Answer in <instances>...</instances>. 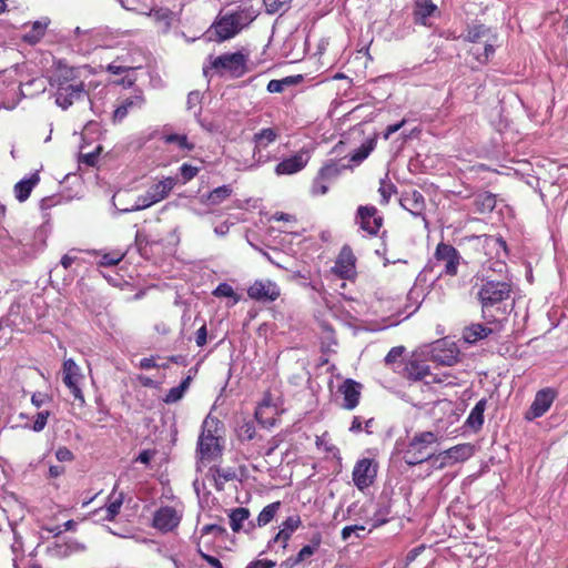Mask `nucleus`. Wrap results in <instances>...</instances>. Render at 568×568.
Listing matches in <instances>:
<instances>
[{"label":"nucleus","mask_w":568,"mask_h":568,"mask_svg":"<svg viewBox=\"0 0 568 568\" xmlns=\"http://www.w3.org/2000/svg\"><path fill=\"white\" fill-rule=\"evenodd\" d=\"M57 87L55 103L63 110L74 102L90 97L92 90L98 88L99 82L94 79L88 67H59L53 80Z\"/></svg>","instance_id":"nucleus-1"},{"label":"nucleus","mask_w":568,"mask_h":568,"mask_svg":"<svg viewBox=\"0 0 568 568\" xmlns=\"http://www.w3.org/2000/svg\"><path fill=\"white\" fill-rule=\"evenodd\" d=\"M511 287L506 282L488 281L478 291V298L481 304L483 317L488 322H497L511 308Z\"/></svg>","instance_id":"nucleus-2"},{"label":"nucleus","mask_w":568,"mask_h":568,"mask_svg":"<svg viewBox=\"0 0 568 568\" xmlns=\"http://www.w3.org/2000/svg\"><path fill=\"white\" fill-rule=\"evenodd\" d=\"M254 18L255 14L246 9L220 16L207 31L209 38L219 42L231 39L250 24Z\"/></svg>","instance_id":"nucleus-3"},{"label":"nucleus","mask_w":568,"mask_h":568,"mask_svg":"<svg viewBox=\"0 0 568 568\" xmlns=\"http://www.w3.org/2000/svg\"><path fill=\"white\" fill-rule=\"evenodd\" d=\"M176 183L178 179L174 176L164 178L152 184L143 195H140L134 205L118 210L120 212L128 213L148 209L168 197Z\"/></svg>","instance_id":"nucleus-4"},{"label":"nucleus","mask_w":568,"mask_h":568,"mask_svg":"<svg viewBox=\"0 0 568 568\" xmlns=\"http://www.w3.org/2000/svg\"><path fill=\"white\" fill-rule=\"evenodd\" d=\"M436 439L437 437L433 432L416 434L405 452V462L408 465L414 466L433 458L429 446L434 444Z\"/></svg>","instance_id":"nucleus-5"},{"label":"nucleus","mask_w":568,"mask_h":568,"mask_svg":"<svg viewBox=\"0 0 568 568\" xmlns=\"http://www.w3.org/2000/svg\"><path fill=\"white\" fill-rule=\"evenodd\" d=\"M219 422L215 418H205L202 433L199 437L197 452L202 460H212L220 452L219 437L216 435Z\"/></svg>","instance_id":"nucleus-6"},{"label":"nucleus","mask_w":568,"mask_h":568,"mask_svg":"<svg viewBox=\"0 0 568 568\" xmlns=\"http://www.w3.org/2000/svg\"><path fill=\"white\" fill-rule=\"evenodd\" d=\"M143 57L140 52L134 51L119 55L114 61L108 65V71L113 74L125 73V77L120 81L123 87H131L135 82L133 71L142 67Z\"/></svg>","instance_id":"nucleus-7"},{"label":"nucleus","mask_w":568,"mask_h":568,"mask_svg":"<svg viewBox=\"0 0 568 568\" xmlns=\"http://www.w3.org/2000/svg\"><path fill=\"white\" fill-rule=\"evenodd\" d=\"M84 379L81 367L72 358L64 359L62 364V381L80 406L85 405V398L81 388Z\"/></svg>","instance_id":"nucleus-8"},{"label":"nucleus","mask_w":568,"mask_h":568,"mask_svg":"<svg viewBox=\"0 0 568 568\" xmlns=\"http://www.w3.org/2000/svg\"><path fill=\"white\" fill-rule=\"evenodd\" d=\"M245 57L240 52L226 53L216 57L212 61V67L222 73H229L232 77H241L245 73Z\"/></svg>","instance_id":"nucleus-9"},{"label":"nucleus","mask_w":568,"mask_h":568,"mask_svg":"<svg viewBox=\"0 0 568 568\" xmlns=\"http://www.w3.org/2000/svg\"><path fill=\"white\" fill-rule=\"evenodd\" d=\"M473 454L474 446L471 444L465 443L439 453L436 457H434V462H438L437 468H444L448 465L465 462L469 459Z\"/></svg>","instance_id":"nucleus-10"},{"label":"nucleus","mask_w":568,"mask_h":568,"mask_svg":"<svg viewBox=\"0 0 568 568\" xmlns=\"http://www.w3.org/2000/svg\"><path fill=\"white\" fill-rule=\"evenodd\" d=\"M377 465L369 458L359 459L353 469V481L359 490L369 487L376 477Z\"/></svg>","instance_id":"nucleus-11"},{"label":"nucleus","mask_w":568,"mask_h":568,"mask_svg":"<svg viewBox=\"0 0 568 568\" xmlns=\"http://www.w3.org/2000/svg\"><path fill=\"white\" fill-rule=\"evenodd\" d=\"M247 295L257 302H274L280 297L281 290L271 280H257L247 288Z\"/></svg>","instance_id":"nucleus-12"},{"label":"nucleus","mask_w":568,"mask_h":568,"mask_svg":"<svg viewBox=\"0 0 568 568\" xmlns=\"http://www.w3.org/2000/svg\"><path fill=\"white\" fill-rule=\"evenodd\" d=\"M459 349L455 343L445 339L437 341L430 351L434 362L444 366H453L458 362Z\"/></svg>","instance_id":"nucleus-13"},{"label":"nucleus","mask_w":568,"mask_h":568,"mask_svg":"<svg viewBox=\"0 0 568 568\" xmlns=\"http://www.w3.org/2000/svg\"><path fill=\"white\" fill-rule=\"evenodd\" d=\"M556 395L557 394L552 388H544L537 392L525 418L527 420H534L545 415L551 407Z\"/></svg>","instance_id":"nucleus-14"},{"label":"nucleus","mask_w":568,"mask_h":568,"mask_svg":"<svg viewBox=\"0 0 568 568\" xmlns=\"http://www.w3.org/2000/svg\"><path fill=\"white\" fill-rule=\"evenodd\" d=\"M311 159V152L308 149H301L292 156L281 161L276 168L275 173L277 175H291L302 171Z\"/></svg>","instance_id":"nucleus-15"},{"label":"nucleus","mask_w":568,"mask_h":568,"mask_svg":"<svg viewBox=\"0 0 568 568\" xmlns=\"http://www.w3.org/2000/svg\"><path fill=\"white\" fill-rule=\"evenodd\" d=\"M435 257L443 263L444 272L447 275H456L459 265V254L457 250L445 243H439L436 247Z\"/></svg>","instance_id":"nucleus-16"},{"label":"nucleus","mask_w":568,"mask_h":568,"mask_svg":"<svg viewBox=\"0 0 568 568\" xmlns=\"http://www.w3.org/2000/svg\"><path fill=\"white\" fill-rule=\"evenodd\" d=\"M181 514L173 507L164 506L158 509L153 516V527L166 532L176 528L181 521Z\"/></svg>","instance_id":"nucleus-17"},{"label":"nucleus","mask_w":568,"mask_h":568,"mask_svg":"<svg viewBox=\"0 0 568 568\" xmlns=\"http://www.w3.org/2000/svg\"><path fill=\"white\" fill-rule=\"evenodd\" d=\"M145 103L141 91H135L132 95L122 98L113 112V121L121 122L130 112L141 109Z\"/></svg>","instance_id":"nucleus-18"},{"label":"nucleus","mask_w":568,"mask_h":568,"mask_svg":"<svg viewBox=\"0 0 568 568\" xmlns=\"http://www.w3.org/2000/svg\"><path fill=\"white\" fill-rule=\"evenodd\" d=\"M333 272L341 278L349 280L356 274L355 256L349 247H343L339 252Z\"/></svg>","instance_id":"nucleus-19"},{"label":"nucleus","mask_w":568,"mask_h":568,"mask_svg":"<svg viewBox=\"0 0 568 568\" xmlns=\"http://www.w3.org/2000/svg\"><path fill=\"white\" fill-rule=\"evenodd\" d=\"M383 219L377 215L374 206H361L358 209V223L362 230L369 235H375L382 226Z\"/></svg>","instance_id":"nucleus-20"},{"label":"nucleus","mask_w":568,"mask_h":568,"mask_svg":"<svg viewBox=\"0 0 568 568\" xmlns=\"http://www.w3.org/2000/svg\"><path fill=\"white\" fill-rule=\"evenodd\" d=\"M407 376L410 379L422 381L424 379L426 383H443L444 379L434 375L429 372V367L417 359H412L406 365Z\"/></svg>","instance_id":"nucleus-21"},{"label":"nucleus","mask_w":568,"mask_h":568,"mask_svg":"<svg viewBox=\"0 0 568 568\" xmlns=\"http://www.w3.org/2000/svg\"><path fill=\"white\" fill-rule=\"evenodd\" d=\"M362 385L353 379H346L339 387L343 395V407L345 409H354L359 402Z\"/></svg>","instance_id":"nucleus-22"},{"label":"nucleus","mask_w":568,"mask_h":568,"mask_svg":"<svg viewBox=\"0 0 568 568\" xmlns=\"http://www.w3.org/2000/svg\"><path fill=\"white\" fill-rule=\"evenodd\" d=\"M339 173V168L335 163L323 166L317 178L314 180L312 185L313 195H324L328 191V186L324 183L325 180L336 176Z\"/></svg>","instance_id":"nucleus-23"},{"label":"nucleus","mask_w":568,"mask_h":568,"mask_svg":"<svg viewBox=\"0 0 568 568\" xmlns=\"http://www.w3.org/2000/svg\"><path fill=\"white\" fill-rule=\"evenodd\" d=\"M302 520L298 515H293L287 517L280 526V530L273 539V542L281 541L283 544V548H286L287 542L294 531L301 526Z\"/></svg>","instance_id":"nucleus-24"},{"label":"nucleus","mask_w":568,"mask_h":568,"mask_svg":"<svg viewBox=\"0 0 568 568\" xmlns=\"http://www.w3.org/2000/svg\"><path fill=\"white\" fill-rule=\"evenodd\" d=\"M277 408L271 404L268 398H264L255 410L256 419L264 426L271 427L275 424Z\"/></svg>","instance_id":"nucleus-25"},{"label":"nucleus","mask_w":568,"mask_h":568,"mask_svg":"<svg viewBox=\"0 0 568 568\" xmlns=\"http://www.w3.org/2000/svg\"><path fill=\"white\" fill-rule=\"evenodd\" d=\"M402 206L414 215H420L425 209V200L420 192L413 191L400 200Z\"/></svg>","instance_id":"nucleus-26"},{"label":"nucleus","mask_w":568,"mask_h":568,"mask_svg":"<svg viewBox=\"0 0 568 568\" xmlns=\"http://www.w3.org/2000/svg\"><path fill=\"white\" fill-rule=\"evenodd\" d=\"M40 178L38 172L32 173L29 178H24L14 185V195L20 201H26L32 189L39 183Z\"/></svg>","instance_id":"nucleus-27"},{"label":"nucleus","mask_w":568,"mask_h":568,"mask_svg":"<svg viewBox=\"0 0 568 568\" xmlns=\"http://www.w3.org/2000/svg\"><path fill=\"white\" fill-rule=\"evenodd\" d=\"M437 6L432 0H415L414 16L415 20L427 26V19L434 14Z\"/></svg>","instance_id":"nucleus-28"},{"label":"nucleus","mask_w":568,"mask_h":568,"mask_svg":"<svg viewBox=\"0 0 568 568\" xmlns=\"http://www.w3.org/2000/svg\"><path fill=\"white\" fill-rule=\"evenodd\" d=\"M49 22L50 21L48 18H43L39 21L33 22L31 29L27 31L23 36L24 41H27L30 44L38 43L44 36Z\"/></svg>","instance_id":"nucleus-29"},{"label":"nucleus","mask_w":568,"mask_h":568,"mask_svg":"<svg viewBox=\"0 0 568 568\" xmlns=\"http://www.w3.org/2000/svg\"><path fill=\"white\" fill-rule=\"evenodd\" d=\"M320 544H321V537L317 535L315 536L313 539H312V544L311 545H306L304 546L297 554L296 557L294 558H288L286 560V565L288 567H294L298 564H301L302 561H304L305 559L310 558L311 556L314 555V552L317 550V548L320 547Z\"/></svg>","instance_id":"nucleus-30"},{"label":"nucleus","mask_w":568,"mask_h":568,"mask_svg":"<svg viewBox=\"0 0 568 568\" xmlns=\"http://www.w3.org/2000/svg\"><path fill=\"white\" fill-rule=\"evenodd\" d=\"M232 194V189L229 185L215 187L213 191L202 196V203L207 205H217L224 202Z\"/></svg>","instance_id":"nucleus-31"},{"label":"nucleus","mask_w":568,"mask_h":568,"mask_svg":"<svg viewBox=\"0 0 568 568\" xmlns=\"http://www.w3.org/2000/svg\"><path fill=\"white\" fill-rule=\"evenodd\" d=\"M491 333V329L481 325L473 324L464 329V339L469 343H476L479 339L487 337Z\"/></svg>","instance_id":"nucleus-32"},{"label":"nucleus","mask_w":568,"mask_h":568,"mask_svg":"<svg viewBox=\"0 0 568 568\" xmlns=\"http://www.w3.org/2000/svg\"><path fill=\"white\" fill-rule=\"evenodd\" d=\"M230 526L234 532H240L244 530V523L247 521L250 517V510L244 507L235 508L230 514Z\"/></svg>","instance_id":"nucleus-33"},{"label":"nucleus","mask_w":568,"mask_h":568,"mask_svg":"<svg viewBox=\"0 0 568 568\" xmlns=\"http://www.w3.org/2000/svg\"><path fill=\"white\" fill-rule=\"evenodd\" d=\"M376 146V136H373L368 140H366L356 151H354L351 156L349 161L354 164L362 163L365 159L368 158V155L372 153V151Z\"/></svg>","instance_id":"nucleus-34"},{"label":"nucleus","mask_w":568,"mask_h":568,"mask_svg":"<svg viewBox=\"0 0 568 568\" xmlns=\"http://www.w3.org/2000/svg\"><path fill=\"white\" fill-rule=\"evenodd\" d=\"M277 138V132L272 128L262 129L254 134L255 151L267 148Z\"/></svg>","instance_id":"nucleus-35"},{"label":"nucleus","mask_w":568,"mask_h":568,"mask_svg":"<svg viewBox=\"0 0 568 568\" xmlns=\"http://www.w3.org/2000/svg\"><path fill=\"white\" fill-rule=\"evenodd\" d=\"M190 383H191V376H187L186 378H184L181 382L180 385H178L175 387H172L168 392V394L164 397V402L166 404H173V403L179 402L183 397V395L186 392V389L189 388Z\"/></svg>","instance_id":"nucleus-36"},{"label":"nucleus","mask_w":568,"mask_h":568,"mask_svg":"<svg viewBox=\"0 0 568 568\" xmlns=\"http://www.w3.org/2000/svg\"><path fill=\"white\" fill-rule=\"evenodd\" d=\"M280 507H281L280 501H274V503L265 506L257 516V525L260 527H263V526H266L267 524H270L274 519Z\"/></svg>","instance_id":"nucleus-37"},{"label":"nucleus","mask_w":568,"mask_h":568,"mask_svg":"<svg viewBox=\"0 0 568 568\" xmlns=\"http://www.w3.org/2000/svg\"><path fill=\"white\" fill-rule=\"evenodd\" d=\"M475 205L480 213L491 211L496 205V199L493 194L480 193L475 197Z\"/></svg>","instance_id":"nucleus-38"},{"label":"nucleus","mask_w":568,"mask_h":568,"mask_svg":"<svg viewBox=\"0 0 568 568\" xmlns=\"http://www.w3.org/2000/svg\"><path fill=\"white\" fill-rule=\"evenodd\" d=\"M123 8L126 10L136 11L139 13H146L150 10L152 0H119Z\"/></svg>","instance_id":"nucleus-39"},{"label":"nucleus","mask_w":568,"mask_h":568,"mask_svg":"<svg viewBox=\"0 0 568 568\" xmlns=\"http://www.w3.org/2000/svg\"><path fill=\"white\" fill-rule=\"evenodd\" d=\"M315 444L320 450L325 452L333 457L338 455V448L331 443L327 433H324L321 436H316Z\"/></svg>","instance_id":"nucleus-40"},{"label":"nucleus","mask_w":568,"mask_h":568,"mask_svg":"<svg viewBox=\"0 0 568 568\" xmlns=\"http://www.w3.org/2000/svg\"><path fill=\"white\" fill-rule=\"evenodd\" d=\"M50 416H51V413L49 410H41V412L37 413V415L34 416L33 424L30 426L26 425L24 427L29 428L36 433H40L45 428Z\"/></svg>","instance_id":"nucleus-41"},{"label":"nucleus","mask_w":568,"mask_h":568,"mask_svg":"<svg viewBox=\"0 0 568 568\" xmlns=\"http://www.w3.org/2000/svg\"><path fill=\"white\" fill-rule=\"evenodd\" d=\"M216 297H229L233 298V305L239 303L240 297L234 292L233 287L227 283H221L212 293Z\"/></svg>","instance_id":"nucleus-42"},{"label":"nucleus","mask_w":568,"mask_h":568,"mask_svg":"<svg viewBox=\"0 0 568 568\" xmlns=\"http://www.w3.org/2000/svg\"><path fill=\"white\" fill-rule=\"evenodd\" d=\"M125 253L121 252V251H114V252H110V253H104L101 255V260L99 261V265L101 266H113V265H116L119 264L123 257H124Z\"/></svg>","instance_id":"nucleus-43"},{"label":"nucleus","mask_w":568,"mask_h":568,"mask_svg":"<svg viewBox=\"0 0 568 568\" xmlns=\"http://www.w3.org/2000/svg\"><path fill=\"white\" fill-rule=\"evenodd\" d=\"M378 192L382 197L381 203L387 204L390 196L395 192V186L392 182L384 179V180H381V185H379Z\"/></svg>","instance_id":"nucleus-44"},{"label":"nucleus","mask_w":568,"mask_h":568,"mask_svg":"<svg viewBox=\"0 0 568 568\" xmlns=\"http://www.w3.org/2000/svg\"><path fill=\"white\" fill-rule=\"evenodd\" d=\"M166 143H175L181 150H192L193 145L189 143L186 135L168 134L164 138Z\"/></svg>","instance_id":"nucleus-45"},{"label":"nucleus","mask_w":568,"mask_h":568,"mask_svg":"<svg viewBox=\"0 0 568 568\" xmlns=\"http://www.w3.org/2000/svg\"><path fill=\"white\" fill-rule=\"evenodd\" d=\"M121 505H122L121 498H116V499L112 500L104 509L103 519L113 520L114 517L119 514Z\"/></svg>","instance_id":"nucleus-46"},{"label":"nucleus","mask_w":568,"mask_h":568,"mask_svg":"<svg viewBox=\"0 0 568 568\" xmlns=\"http://www.w3.org/2000/svg\"><path fill=\"white\" fill-rule=\"evenodd\" d=\"M49 402H51V397L47 393L36 392L31 395V404L36 408H41Z\"/></svg>","instance_id":"nucleus-47"},{"label":"nucleus","mask_w":568,"mask_h":568,"mask_svg":"<svg viewBox=\"0 0 568 568\" xmlns=\"http://www.w3.org/2000/svg\"><path fill=\"white\" fill-rule=\"evenodd\" d=\"M484 423V415L481 413H479L478 410L476 409H471L468 418H467V424L471 427V428H475V429H478L481 427Z\"/></svg>","instance_id":"nucleus-48"},{"label":"nucleus","mask_w":568,"mask_h":568,"mask_svg":"<svg viewBox=\"0 0 568 568\" xmlns=\"http://www.w3.org/2000/svg\"><path fill=\"white\" fill-rule=\"evenodd\" d=\"M291 0H264L266 11L268 13H275L286 6Z\"/></svg>","instance_id":"nucleus-49"},{"label":"nucleus","mask_w":568,"mask_h":568,"mask_svg":"<svg viewBox=\"0 0 568 568\" xmlns=\"http://www.w3.org/2000/svg\"><path fill=\"white\" fill-rule=\"evenodd\" d=\"M180 172H181V175L184 180V182H189L191 181L199 172V169L195 168V166H192L190 164H182V166L180 168Z\"/></svg>","instance_id":"nucleus-50"},{"label":"nucleus","mask_w":568,"mask_h":568,"mask_svg":"<svg viewBox=\"0 0 568 568\" xmlns=\"http://www.w3.org/2000/svg\"><path fill=\"white\" fill-rule=\"evenodd\" d=\"M234 473L231 470L216 469L215 470V481L216 485H222L225 481L232 480L234 478Z\"/></svg>","instance_id":"nucleus-51"},{"label":"nucleus","mask_w":568,"mask_h":568,"mask_svg":"<svg viewBox=\"0 0 568 568\" xmlns=\"http://www.w3.org/2000/svg\"><path fill=\"white\" fill-rule=\"evenodd\" d=\"M226 532L225 528L219 525L210 524L202 528V535L213 534L215 536H222Z\"/></svg>","instance_id":"nucleus-52"},{"label":"nucleus","mask_w":568,"mask_h":568,"mask_svg":"<svg viewBox=\"0 0 568 568\" xmlns=\"http://www.w3.org/2000/svg\"><path fill=\"white\" fill-rule=\"evenodd\" d=\"M59 462H71L74 458L73 453L67 447H59L55 452Z\"/></svg>","instance_id":"nucleus-53"},{"label":"nucleus","mask_w":568,"mask_h":568,"mask_svg":"<svg viewBox=\"0 0 568 568\" xmlns=\"http://www.w3.org/2000/svg\"><path fill=\"white\" fill-rule=\"evenodd\" d=\"M474 50V54H476V58L479 62H486L488 61L489 57L495 52V49L491 44H486L484 47V53H478V50L477 49H473Z\"/></svg>","instance_id":"nucleus-54"},{"label":"nucleus","mask_w":568,"mask_h":568,"mask_svg":"<svg viewBox=\"0 0 568 568\" xmlns=\"http://www.w3.org/2000/svg\"><path fill=\"white\" fill-rule=\"evenodd\" d=\"M101 149L102 148L99 145V146H97L95 151L90 152V153H85V154H81L82 162L88 164V165H94L95 161L98 159V155L101 152Z\"/></svg>","instance_id":"nucleus-55"},{"label":"nucleus","mask_w":568,"mask_h":568,"mask_svg":"<svg viewBox=\"0 0 568 568\" xmlns=\"http://www.w3.org/2000/svg\"><path fill=\"white\" fill-rule=\"evenodd\" d=\"M403 351H404V347L402 346H398V347H393L388 354L386 355L385 357V362L386 364H392V363H395L397 361V358H399L403 354Z\"/></svg>","instance_id":"nucleus-56"},{"label":"nucleus","mask_w":568,"mask_h":568,"mask_svg":"<svg viewBox=\"0 0 568 568\" xmlns=\"http://www.w3.org/2000/svg\"><path fill=\"white\" fill-rule=\"evenodd\" d=\"M199 555L213 568H224L222 562L211 555L203 552L201 549L197 550Z\"/></svg>","instance_id":"nucleus-57"},{"label":"nucleus","mask_w":568,"mask_h":568,"mask_svg":"<svg viewBox=\"0 0 568 568\" xmlns=\"http://www.w3.org/2000/svg\"><path fill=\"white\" fill-rule=\"evenodd\" d=\"M207 338V329L205 325H202L195 334V343L197 346L202 347L206 344Z\"/></svg>","instance_id":"nucleus-58"},{"label":"nucleus","mask_w":568,"mask_h":568,"mask_svg":"<svg viewBox=\"0 0 568 568\" xmlns=\"http://www.w3.org/2000/svg\"><path fill=\"white\" fill-rule=\"evenodd\" d=\"M275 562L268 559H258L250 562L245 568H273Z\"/></svg>","instance_id":"nucleus-59"},{"label":"nucleus","mask_w":568,"mask_h":568,"mask_svg":"<svg viewBox=\"0 0 568 568\" xmlns=\"http://www.w3.org/2000/svg\"><path fill=\"white\" fill-rule=\"evenodd\" d=\"M303 79H304V77L302 74H297V75L285 77L280 80L283 83V85L286 88V87H291V85L301 83L303 81Z\"/></svg>","instance_id":"nucleus-60"},{"label":"nucleus","mask_w":568,"mask_h":568,"mask_svg":"<svg viewBox=\"0 0 568 568\" xmlns=\"http://www.w3.org/2000/svg\"><path fill=\"white\" fill-rule=\"evenodd\" d=\"M406 123L405 120H402L400 122L396 123V124H390L386 128L384 134H383V138L385 140H388L389 136L392 134H394L395 132H397L399 129H402L404 126V124Z\"/></svg>","instance_id":"nucleus-61"},{"label":"nucleus","mask_w":568,"mask_h":568,"mask_svg":"<svg viewBox=\"0 0 568 568\" xmlns=\"http://www.w3.org/2000/svg\"><path fill=\"white\" fill-rule=\"evenodd\" d=\"M357 530H365V527L364 526H358V525H354V526H346L342 529V538L343 540H347L353 532L357 531Z\"/></svg>","instance_id":"nucleus-62"},{"label":"nucleus","mask_w":568,"mask_h":568,"mask_svg":"<svg viewBox=\"0 0 568 568\" xmlns=\"http://www.w3.org/2000/svg\"><path fill=\"white\" fill-rule=\"evenodd\" d=\"M285 87L281 82V80H271L267 84V91L270 93H281L283 92Z\"/></svg>","instance_id":"nucleus-63"},{"label":"nucleus","mask_w":568,"mask_h":568,"mask_svg":"<svg viewBox=\"0 0 568 568\" xmlns=\"http://www.w3.org/2000/svg\"><path fill=\"white\" fill-rule=\"evenodd\" d=\"M67 548L70 552H81L85 550V546L77 540H71L67 544Z\"/></svg>","instance_id":"nucleus-64"}]
</instances>
